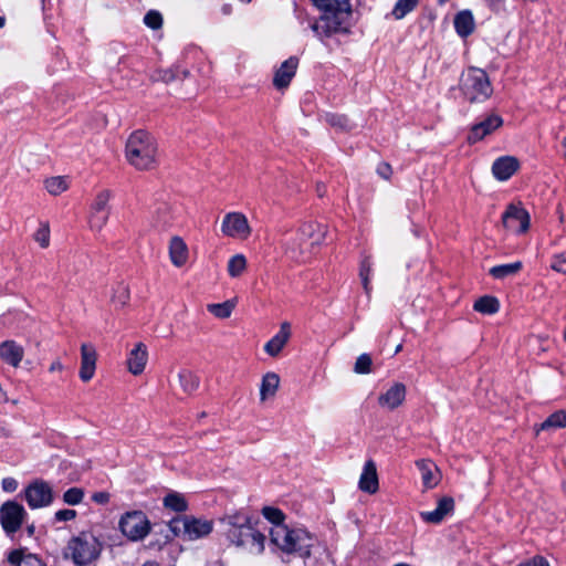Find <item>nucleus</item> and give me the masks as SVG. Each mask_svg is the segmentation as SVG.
I'll return each mask as SVG.
<instances>
[{
	"instance_id": "obj_57",
	"label": "nucleus",
	"mask_w": 566,
	"mask_h": 566,
	"mask_svg": "<svg viewBox=\"0 0 566 566\" xmlns=\"http://www.w3.org/2000/svg\"><path fill=\"white\" fill-rule=\"evenodd\" d=\"M316 190H317L318 196H319V197H323V196H324V193H325V191H326V188H325V186H324V185H319V184H318V185H317V187H316Z\"/></svg>"
},
{
	"instance_id": "obj_42",
	"label": "nucleus",
	"mask_w": 566,
	"mask_h": 566,
	"mask_svg": "<svg viewBox=\"0 0 566 566\" xmlns=\"http://www.w3.org/2000/svg\"><path fill=\"white\" fill-rule=\"evenodd\" d=\"M369 272H370V263L368 258H365L361 261L359 276L361 279L363 287L367 296H370V286H369Z\"/></svg>"
},
{
	"instance_id": "obj_39",
	"label": "nucleus",
	"mask_w": 566,
	"mask_h": 566,
	"mask_svg": "<svg viewBox=\"0 0 566 566\" xmlns=\"http://www.w3.org/2000/svg\"><path fill=\"white\" fill-rule=\"evenodd\" d=\"M130 297L129 286L124 283H118L114 290L112 301L120 306H126Z\"/></svg>"
},
{
	"instance_id": "obj_10",
	"label": "nucleus",
	"mask_w": 566,
	"mask_h": 566,
	"mask_svg": "<svg viewBox=\"0 0 566 566\" xmlns=\"http://www.w3.org/2000/svg\"><path fill=\"white\" fill-rule=\"evenodd\" d=\"M221 232L227 237L244 240L251 234V228L243 213L229 212L222 219Z\"/></svg>"
},
{
	"instance_id": "obj_62",
	"label": "nucleus",
	"mask_w": 566,
	"mask_h": 566,
	"mask_svg": "<svg viewBox=\"0 0 566 566\" xmlns=\"http://www.w3.org/2000/svg\"><path fill=\"white\" fill-rule=\"evenodd\" d=\"M6 24V18L4 17H0V28H3Z\"/></svg>"
},
{
	"instance_id": "obj_37",
	"label": "nucleus",
	"mask_w": 566,
	"mask_h": 566,
	"mask_svg": "<svg viewBox=\"0 0 566 566\" xmlns=\"http://www.w3.org/2000/svg\"><path fill=\"white\" fill-rule=\"evenodd\" d=\"M325 119L332 127L342 132H349L353 128V125L345 115L327 114Z\"/></svg>"
},
{
	"instance_id": "obj_41",
	"label": "nucleus",
	"mask_w": 566,
	"mask_h": 566,
	"mask_svg": "<svg viewBox=\"0 0 566 566\" xmlns=\"http://www.w3.org/2000/svg\"><path fill=\"white\" fill-rule=\"evenodd\" d=\"M144 23L153 30H158L163 25V15L156 10H149L144 17Z\"/></svg>"
},
{
	"instance_id": "obj_59",
	"label": "nucleus",
	"mask_w": 566,
	"mask_h": 566,
	"mask_svg": "<svg viewBox=\"0 0 566 566\" xmlns=\"http://www.w3.org/2000/svg\"><path fill=\"white\" fill-rule=\"evenodd\" d=\"M10 431L7 430L6 428H0V436L1 437H4V438H9L10 437Z\"/></svg>"
},
{
	"instance_id": "obj_1",
	"label": "nucleus",
	"mask_w": 566,
	"mask_h": 566,
	"mask_svg": "<svg viewBox=\"0 0 566 566\" xmlns=\"http://www.w3.org/2000/svg\"><path fill=\"white\" fill-rule=\"evenodd\" d=\"M322 13L311 24L312 31L321 40L333 34L350 32V19L353 14L350 0H312Z\"/></svg>"
},
{
	"instance_id": "obj_63",
	"label": "nucleus",
	"mask_w": 566,
	"mask_h": 566,
	"mask_svg": "<svg viewBox=\"0 0 566 566\" xmlns=\"http://www.w3.org/2000/svg\"><path fill=\"white\" fill-rule=\"evenodd\" d=\"M143 566H158L156 563H146Z\"/></svg>"
},
{
	"instance_id": "obj_21",
	"label": "nucleus",
	"mask_w": 566,
	"mask_h": 566,
	"mask_svg": "<svg viewBox=\"0 0 566 566\" xmlns=\"http://www.w3.org/2000/svg\"><path fill=\"white\" fill-rule=\"evenodd\" d=\"M291 337V325L289 322H283L280 331L274 335L264 346V350L272 357L279 356L284 346Z\"/></svg>"
},
{
	"instance_id": "obj_16",
	"label": "nucleus",
	"mask_w": 566,
	"mask_h": 566,
	"mask_svg": "<svg viewBox=\"0 0 566 566\" xmlns=\"http://www.w3.org/2000/svg\"><path fill=\"white\" fill-rule=\"evenodd\" d=\"M300 232L304 238H307V244L311 247L321 244H332L333 240L329 235L327 228L317 222H305L301 226Z\"/></svg>"
},
{
	"instance_id": "obj_47",
	"label": "nucleus",
	"mask_w": 566,
	"mask_h": 566,
	"mask_svg": "<svg viewBox=\"0 0 566 566\" xmlns=\"http://www.w3.org/2000/svg\"><path fill=\"white\" fill-rule=\"evenodd\" d=\"M76 516V512L74 510H69V509H65V510H60L55 513V518L57 521H71L73 518H75Z\"/></svg>"
},
{
	"instance_id": "obj_38",
	"label": "nucleus",
	"mask_w": 566,
	"mask_h": 566,
	"mask_svg": "<svg viewBox=\"0 0 566 566\" xmlns=\"http://www.w3.org/2000/svg\"><path fill=\"white\" fill-rule=\"evenodd\" d=\"M262 515L269 522L273 523L274 527L285 526L284 525L285 515H284V513L281 510H279L276 507L264 506L262 509Z\"/></svg>"
},
{
	"instance_id": "obj_34",
	"label": "nucleus",
	"mask_w": 566,
	"mask_h": 566,
	"mask_svg": "<svg viewBox=\"0 0 566 566\" xmlns=\"http://www.w3.org/2000/svg\"><path fill=\"white\" fill-rule=\"evenodd\" d=\"M44 186L49 193L59 196L69 188V182L66 177L56 176L48 178L44 181Z\"/></svg>"
},
{
	"instance_id": "obj_23",
	"label": "nucleus",
	"mask_w": 566,
	"mask_h": 566,
	"mask_svg": "<svg viewBox=\"0 0 566 566\" xmlns=\"http://www.w3.org/2000/svg\"><path fill=\"white\" fill-rule=\"evenodd\" d=\"M520 167L515 157L503 156L497 158L492 165V172L499 180H507Z\"/></svg>"
},
{
	"instance_id": "obj_53",
	"label": "nucleus",
	"mask_w": 566,
	"mask_h": 566,
	"mask_svg": "<svg viewBox=\"0 0 566 566\" xmlns=\"http://www.w3.org/2000/svg\"><path fill=\"white\" fill-rule=\"evenodd\" d=\"M63 369H64V366H63V364L61 363V360H60V359H55V360L51 364V366H50V368H49V371H50V373H56V371H57V373H61V371H63Z\"/></svg>"
},
{
	"instance_id": "obj_45",
	"label": "nucleus",
	"mask_w": 566,
	"mask_h": 566,
	"mask_svg": "<svg viewBox=\"0 0 566 566\" xmlns=\"http://www.w3.org/2000/svg\"><path fill=\"white\" fill-rule=\"evenodd\" d=\"M175 77H176V74L170 69H167V70L158 69L153 75L154 81H161L164 83H170L175 80Z\"/></svg>"
},
{
	"instance_id": "obj_11",
	"label": "nucleus",
	"mask_w": 566,
	"mask_h": 566,
	"mask_svg": "<svg viewBox=\"0 0 566 566\" xmlns=\"http://www.w3.org/2000/svg\"><path fill=\"white\" fill-rule=\"evenodd\" d=\"M502 223L515 233H523L530 227V214L521 203H510L502 216Z\"/></svg>"
},
{
	"instance_id": "obj_54",
	"label": "nucleus",
	"mask_w": 566,
	"mask_h": 566,
	"mask_svg": "<svg viewBox=\"0 0 566 566\" xmlns=\"http://www.w3.org/2000/svg\"><path fill=\"white\" fill-rule=\"evenodd\" d=\"M505 0H486L488 4L492 8L494 11H500L504 6Z\"/></svg>"
},
{
	"instance_id": "obj_55",
	"label": "nucleus",
	"mask_w": 566,
	"mask_h": 566,
	"mask_svg": "<svg viewBox=\"0 0 566 566\" xmlns=\"http://www.w3.org/2000/svg\"><path fill=\"white\" fill-rule=\"evenodd\" d=\"M188 510V503L186 499L179 494V513L186 512Z\"/></svg>"
},
{
	"instance_id": "obj_27",
	"label": "nucleus",
	"mask_w": 566,
	"mask_h": 566,
	"mask_svg": "<svg viewBox=\"0 0 566 566\" xmlns=\"http://www.w3.org/2000/svg\"><path fill=\"white\" fill-rule=\"evenodd\" d=\"M280 377L275 373H266L262 378L260 388L261 401H265L270 397H274L279 389Z\"/></svg>"
},
{
	"instance_id": "obj_32",
	"label": "nucleus",
	"mask_w": 566,
	"mask_h": 566,
	"mask_svg": "<svg viewBox=\"0 0 566 566\" xmlns=\"http://www.w3.org/2000/svg\"><path fill=\"white\" fill-rule=\"evenodd\" d=\"M522 269V263L520 261L510 263V264H501L490 269V274L494 279H504L510 275H514Z\"/></svg>"
},
{
	"instance_id": "obj_40",
	"label": "nucleus",
	"mask_w": 566,
	"mask_h": 566,
	"mask_svg": "<svg viewBox=\"0 0 566 566\" xmlns=\"http://www.w3.org/2000/svg\"><path fill=\"white\" fill-rule=\"evenodd\" d=\"M373 359L369 354H361L357 357L354 371L356 374H369L371 371Z\"/></svg>"
},
{
	"instance_id": "obj_51",
	"label": "nucleus",
	"mask_w": 566,
	"mask_h": 566,
	"mask_svg": "<svg viewBox=\"0 0 566 566\" xmlns=\"http://www.w3.org/2000/svg\"><path fill=\"white\" fill-rule=\"evenodd\" d=\"M518 566H549V564L544 557L536 556L526 563L520 564Z\"/></svg>"
},
{
	"instance_id": "obj_26",
	"label": "nucleus",
	"mask_w": 566,
	"mask_h": 566,
	"mask_svg": "<svg viewBox=\"0 0 566 566\" xmlns=\"http://www.w3.org/2000/svg\"><path fill=\"white\" fill-rule=\"evenodd\" d=\"M8 559L14 566H46L35 554H23L22 551L11 552Z\"/></svg>"
},
{
	"instance_id": "obj_58",
	"label": "nucleus",
	"mask_w": 566,
	"mask_h": 566,
	"mask_svg": "<svg viewBox=\"0 0 566 566\" xmlns=\"http://www.w3.org/2000/svg\"><path fill=\"white\" fill-rule=\"evenodd\" d=\"M170 260L175 265H177V250H170Z\"/></svg>"
},
{
	"instance_id": "obj_8",
	"label": "nucleus",
	"mask_w": 566,
	"mask_h": 566,
	"mask_svg": "<svg viewBox=\"0 0 566 566\" xmlns=\"http://www.w3.org/2000/svg\"><path fill=\"white\" fill-rule=\"evenodd\" d=\"M179 523L182 525V530H179V537L184 542L208 537L213 531V521L193 515L179 514Z\"/></svg>"
},
{
	"instance_id": "obj_9",
	"label": "nucleus",
	"mask_w": 566,
	"mask_h": 566,
	"mask_svg": "<svg viewBox=\"0 0 566 566\" xmlns=\"http://www.w3.org/2000/svg\"><path fill=\"white\" fill-rule=\"evenodd\" d=\"M112 192L107 189L99 191L90 208L88 224L92 230L101 231L107 223L111 207L108 205Z\"/></svg>"
},
{
	"instance_id": "obj_64",
	"label": "nucleus",
	"mask_w": 566,
	"mask_h": 566,
	"mask_svg": "<svg viewBox=\"0 0 566 566\" xmlns=\"http://www.w3.org/2000/svg\"><path fill=\"white\" fill-rule=\"evenodd\" d=\"M394 566H410L409 564H406V563H399V564H396Z\"/></svg>"
},
{
	"instance_id": "obj_43",
	"label": "nucleus",
	"mask_w": 566,
	"mask_h": 566,
	"mask_svg": "<svg viewBox=\"0 0 566 566\" xmlns=\"http://www.w3.org/2000/svg\"><path fill=\"white\" fill-rule=\"evenodd\" d=\"M84 492L80 488H71L63 494V501L70 505H76L82 502Z\"/></svg>"
},
{
	"instance_id": "obj_3",
	"label": "nucleus",
	"mask_w": 566,
	"mask_h": 566,
	"mask_svg": "<svg viewBox=\"0 0 566 566\" xmlns=\"http://www.w3.org/2000/svg\"><path fill=\"white\" fill-rule=\"evenodd\" d=\"M271 542L282 552L295 553L302 558L311 556L315 537L303 528L291 530L287 526L273 527L270 532Z\"/></svg>"
},
{
	"instance_id": "obj_19",
	"label": "nucleus",
	"mask_w": 566,
	"mask_h": 566,
	"mask_svg": "<svg viewBox=\"0 0 566 566\" xmlns=\"http://www.w3.org/2000/svg\"><path fill=\"white\" fill-rule=\"evenodd\" d=\"M454 510V500L451 496H443L438 501L437 509L431 512H421V518L430 524H439Z\"/></svg>"
},
{
	"instance_id": "obj_20",
	"label": "nucleus",
	"mask_w": 566,
	"mask_h": 566,
	"mask_svg": "<svg viewBox=\"0 0 566 566\" xmlns=\"http://www.w3.org/2000/svg\"><path fill=\"white\" fill-rule=\"evenodd\" d=\"M298 65V59L295 56H291L286 61H284L280 69L275 72L273 78V85L279 88H285L290 85L291 80L295 75L296 69Z\"/></svg>"
},
{
	"instance_id": "obj_61",
	"label": "nucleus",
	"mask_w": 566,
	"mask_h": 566,
	"mask_svg": "<svg viewBox=\"0 0 566 566\" xmlns=\"http://www.w3.org/2000/svg\"><path fill=\"white\" fill-rule=\"evenodd\" d=\"M28 533L29 535H32L34 533V525L28 526Z\"/></svg>"
},
{
	"instance_id": "obj_33",
	"label": "nucleus",
	"mask_w": 566,
	"mask_h": 566,
	"mask_svg": "<svg viewBox=\"0 0 566 566\" xmlns=\"http://www.w3.org/2000/svg\"><path fill=\"white\" fill-rule=\"evenodd\" d=\"M419 4V0H398L391 11L396 20L403 19L408 13L413 11Z\"/></svg>"
},
{
	"instance_id": "obj_60",
	"label": "nucleus",
	"mask_w": 566,
	"mask_h": 566,
	"mask_svg": "<svg viewBox=\"0 0 566 566\" xmlns=\"http://www.w3.org/2000/svg\"><path fill=\"white\" fill-rule=\"evenodd\" d=\"M184 250H179V256H178V260H179V266L181 265V263L185 261V258H184Z\"/></svg>"
},
{
	"instance_id": "obj_49",
	"label": "nucleus",
	"mask_w": 566,
	"mask_h": 566,
	"mask_svg": "<svg viewBox=\"0 0 566 566\" xmlns=\"http://www.w3.org/2000/svg\"><path fill=\"white\" fill-rule=\"evenodd\" d=\"M164 505L167 509L177 511V493L171 492L164 499Z\"/></svg>"
},
{
	"instance_id": "obj_15",
	"label": "nucleus",
	"mask_w": 566,
	"mask_h": 566,
	"mask_svg": "<svg viewBox=\"0 0 566 566\" xmlns=\"http://www.w3.org/2000/svg\"><path fill=\"white\" fill-rule=\"evenodd\" d=\"M81 366L78 376L83 382H88L95 374L97 364V352L93 344L83 343L80 348Z\"/></svg>"
},
{
	"instance_id": "obj_24",
	"label": "nucleus",
	"mask_w": 566,
	"mask_h": 566,
	"mask_svg": "<svg viewBox=\"0 0 566 566\" xmlns=\"http://www.w3.org/2000/svg\"><path fill=\"white\" fill-rule=\"evenodd\" d=\"M359 489L369 494H374L379 489L376 464L373 460L365 463L359 479Z\"/></svg>"
},
{
	"instance_id": "obj_48",
	"label": "nucleus",
	"mask_w": 566,
	"mask_h": 566,
	"mask_svg": "<svg viewBox=\"0 0 566 566\" xmlns=\"http://www.w3.org/2000/svg\"><path fill=\"white\" fill-rule=\"evenodd\" d=\"M377 174L388 180L392 174V169H391V166L387 163H381L378 168H377Z\"/></svg>"
},
{
	"instance_id": "obj_46",
	"label": "nucleus",
	"mask_w": 566,
	"mask_h": 566,
	"mask_svg": "<svg viewBox=\"0 0 566 566\" xmlns=\"http://www.w3.org/2000/svg\"><path fill=\"white\" fill-rule=\"evenodd\" d=\"M551 268L557 272L566 274V253L556 255Z\"/></svg>"
},
{
	"instance_id": "obj_36",
	"label": "nucleus",
	"mask_w": 566,
	"mask_h": 566,
	"mask_svg": "<svg viewBox=\"0 0 566 566\" xmlns=\"http://www.w3.org/2000/svg\"><path fill=\"white\" fill-rule=\"evenodd\" d=\"M566 427V410H558L552 413L542 424V430L565 428Z\"/></svg>"
},
{
	"instance_id": "obj_35",
	"label": "nucleus",
	"mask_w": 566,
	"mask_h": 566,
	"mask_svg": "<svg viewBox=\"0 0 566 566\" xmlns=\"http://www.w3.org/2000/svg\"><path fill=\"white\" fill-rule=\"evenodd\" d=\"M245 269L247 259L243 254H235L228 262V273L231 277L240 276Z\"/></svg>"
},
{
	"instance_id": "obj_25",
	"label": "nucleus",
	"mask_w": 566,
	"mask_h": 566,
	"mask_svg": "<svg viewBox=\"0 0 566 566\" xmlns=\"http://www.w3.org/2000/svg\"><path fill=\"white\" fill-rule=\"evenodd\" d=\"M454 28L457 33L462 36L467 38L474 31V19L469 10L460 11L454 17Z\"/></svg>"
},
{
	"instance_id": "obj_5",
	"label": "nucleus",
	"mask_w": 566,
	"mask_h": 566,
	"mask_svg": "<svg viewBox=\"0 0 566 566\" xmlns=\"http://www.w3.org/2000/svg\"><path fill=\"white\" fill-rule=\"evenodd\" d=\"M102 552V543L90 532H81L72 537L63 551L64 558H71L77 566L95 562Z\"/></svg>"
},
{
	"instance_id": "obj_4",
	"label": "nucleus",
	"mask_w": 566,
	"mask_h": 566,
	"mask_svg": "<svg viewBox=\"0 0 566 566\" xmlns=\"http://www.w3.org/2000/svg\"><path fill=\"white\" fill-rule=\"evenodd\" d=\"M157 153V145L153 136L143 129L130 134L126 143V158L128 163L139 170L153 168Z\"/></svg>"
},
{
	"instance_id": "obj_6",
	"label": "nucleus",
	"mask_w": 566,
	"mask_h": 566,
	"mask_svg": "<svg viewBox=\"0 0 566 566\" xmlns=\"http://www.w3.org/2000/svg\"><path fill=\"white\" fill-rule=\"evenodd\" d=\"M459 87L464 99L471 104L482 103L493 93L489 75L478 67H469L461 74Z\"/></svg>"
},
{
	"instance_id": "obj_28",
	"label": "nucleus",
	"mask_w": 566,
	"mask_h": 566,
	"mask_svg": "<svg viewBox=\"0 0 566 566\" xmlns=\"http://www.w3.org/2000/svg\"><path fill=\"white\" fill-rule=\"evenodd\" d=\"M417 467L421 472L422 483L427 489H432L438 484V479L434 475L437 467L429 460H420L417 462Z\"/></svg>"
},
{
	"instance_id": "obj_14",
	"label": "nucleus",
	"mask_w": 566,
	"mask_h": 566,
	"mask_svg": "<svg viewBox=\"0 0 566 566\" xmlns=\"http://www.w3.org/2000/svg\"><path fill=\"white\" fill-rule=\"evenodd\" d=\"M503 125V118L497 114H491L483 120L472 125L467 136L469 144H475L482 140L484 137L491 135L493 132L499 129Z\"/></svg>"
},
{
	"instance_id": "obj_50",
	"label": "nucleus",
	"mask_w": 566,
	"mask_h": 566,
	"mask_svg": "<svg viewBox=\"0 0 566 566\" xmlns=\"http://www.w3.org/2000/svg\"><path fill=\"white\" fill-rule=\"evenodd\" d=\"M109 493L107 492H96L92 495V500L97 504H107L109 502Z\"/></svg>"
},
{
	"instance_id": "obj_13",
	"label": "nucleus",
	"mask_w": 566,
	"mask_h": 566,
	"mask_svg": "<svg viewBox=\"0 0 566 566\" xmlns=\"http://www.w3.org/2000/svg\"><path fill=\"white\" fill-rule=\"evenodd\" d=\"M25 500L32 509L46 506L51 504L53 500L52 489L44 481L31 483L25 489Z\"/></svg>"
},
{
	"instance_id": "obj_29",
	"label": "nucleus",
	"mask_w": 566,
	"mask_h": 566,
	"mask_svg": "<svg viewBox=\"0 0 566 566\" xmlns=\"http://www.w3.org/2000/svg\"><path fill=\"white\" fill-rule=\"evenodd\" d=\"M179 384L182 391L187 396H191L198 389L200 378L196 373L185 369L179 374Z\"/></svg>"
},
{
	"instance_id": "obj_7",
	"label": "nucleus",
	"mask_w": 566,
	"mask_h": 566,
	"mask_svg": "<svg viewBox=\"0 0 566 566\" xmlns=\"http://www.w3.org/2000/svg\"><path fill=\"white\" fill-rule=\"evenodd\" d=\"M120 532L130 541H140L150 532V522L142 511L125 513L118 523Z\"/></svg>"
},
{
	"instance_id": "obj_31",
	"label": "nucleus",
	"mask_w": 566,
	"mask_h": 566,
	"mask_svg": "<svg viewBox=\"0 0 566 566\" xmlns=\"http://www.w3.org/2000/svg\"><path fill=\"white\" fill-rule=\"evenodd\" d=\"M235 307V300H228L223 303L208 304L207 310L209 313L218 318L224 319L231 316Z\"/></svg>"
},
{
	"instance_id": "obj_52",
	"label": "nucleus",
	"mask_w": 566,
	"mask_h": 566,
	"mask_svg": "<svg viewBox=\"0 0 566 566\" xmlns=\"http://www.w3.org/2000/svg\"><path fill=\"white\" fill-rule=\"evenodd\" d=\"M2 488L7 492H13L18 488V482L12 478H6L2 480Z\"/></svg>"
},
{
	"instance_id": "obj_12",
	"label": "nucleus",
	"mask_w": 566,
	"mask_h": 566,
	"mask_svg": "<svg viewBox=\"0 0 566 566\" xmlns=\"http://www.w3.org/2000/svg\"><path fill=\"white\" fill-rule=\"evenodd\" d=\"M25 511L22 505L14 501H8L0 509V521L3 530L8 533L17 532L23 521Z\"/></svg>"
},
{
	"instance_id": "obj_30",
	"label": "nucleus",
	"mask_w": 566,
	"mask_h": 566,
	"mask_svg": "<svg viewBox=\"0 0 566 566\" xmlns=\"http://www.w3.org/2000/svg\"><path fill=\"white\" fill-rule=\"evenodd\" d=\"M473 308L479 313L491 315L499 312L500 302L494 296L484 295L475 301Z\"/></svg>"
},
{
	"instance_id": "obj_2",
	"label": "nucleus",
	"mask_w": 566,
	"mask_h": 566,
	"mask_svg": "<svg viewBox=\"0 0 566 566\" xmlns=\"http://www.w3.org/2000/svg\"><path fill=\"white\" fill-rule=\"evenodd\" d=\"M220 523L226 537L235 546H244L250 539L258 554L264 551L265 536L253 528L251 516L248 513L238 511L228 514L220 518Z\"/></svg>"
},
{
	"instance_id": "obj_44",
	"label": "nucleus",
	"mask_w": 566,
	"mask_h": 566,
	"mask_svg": "<svg viewBox=\"0 0 566 566\" xmlns=\"http://www.w3.org/2000/svg\"><path fill=\"white\" fill-rule=\"evenodd\" d=\"M34 240L42 248H45L50 243V228L49 223H41L40 228L34 233Z\"/></svg>"
},
{
	"instance_id": "obj_22",
	"label": "nucleus",
	"mask_w": 566,
	"mask_h": 566,
	"mask_svg": "<svg viewBox=\"0 0 566 566\" xmlns=\"http://www.w3.org/2000/svg\"><path fill=\"white\" fill-rule=\"evenodd\" d=\"M406 398V386L401 382H396L385 394L380 395L378 402L381 407L390 410L399 407Z\"/></svg>"
},
{
	"instance_id": "obj_18",
	"label": "nucleus",
	"mask_w": 566,
	"mask_h": 566,
	"mask_svg": "<svg viewBox=\"0 0 566 566\" xmlns=\"http://www.w3.org/2000/svg\"><path fill=\"white\" fill-rule=\"evenodd\" d=\"M24 357V348L15 340L8 339L0 344V359L18 368Z\"/></svg>"
},
{
	"instance_id": "obj_17",
	"label": "nucleus",
	"mask_w": 566,
	"mask_h": 566,
	"mask_svg": "<svg viewBox=\"0 0 566 566\" xmlns=\"http://www.w3.org/2000/svg\"><path fill=\"white\" fill-rule=\"evenodd\" d=\"M148 360V350L147 346L139 342L135 345V347L129 352L128 358L126 361L127 369L134 376H138L143 374L145 370L146 364Z\"/></svg>"
},
{
	"instance_id": "obj_56",
	"label": "nucleus",
	"mask_w": 566,
	"mask_h": 566,
	"mask_svg": "<svg viewBox=\"0 0 566 566\" xmlns=\"http://www.w3.org/2000/svg\"><path fill=\"white\" fill-rule=\"evenodd\" d=\"M176 517H172L168 521L167 525L172 535H177V526H176Z\"/></svg>"
}]
</instances>
